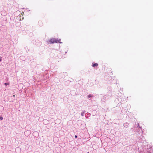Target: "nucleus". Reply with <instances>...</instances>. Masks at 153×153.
I'll list each match as a JSON object with an SVG mask.
<instances>
[{"label":"nucleus","mask_w":153,"mask_h":153,"mask_svg":"<svg viewBox=\"0 0 153 153\" xmlns=\"http://www.w3.org/2000/svg\"><path fill=\"white\" fill-rule=\"evenodd\" d=\"M13 97H14V96H15V95H13Z\"/></svg>","instance_id":"obj_8"},{"label":"nucleus","mask_w":153,"mask_h":153,"mask_svg":"<svg viewBox=\"0 0 153 153\" xmlns=\"http://www.w3.org/2000/svg\"><path fill=\"white\" fill-rule=\"evenodd\" d=\"M75 137L76 138H77V135H75Z\"/></svg>","instance_id":"obj_6"},{"label":"nucleus","mask_w":153,"mask_h":153,"mask_svg":"<svg viewBox=\"0 0 153 153\" xmlns=\"http://www.w3.org/2000/svg\"><path fill=\"white\" fill-rule=\"evenodd\" d=\"M1 57H0V62L1 61Z\"/></svg>","instance_id":"obj_7"},{"label":"nucleus","mask_w":153,"mask_h":153,"mask_svg":"<svg viewBox=\"0 0 153 153\" xmlns=\"http://www.w3.org/2000/svg\"><path fill=\"white\" fill-rule=\"evenodd\" d=\"M91 95H89L88 96V97H89V98H90V97H91Z\"/></svg>","instance_id":"obj_5"},{"label":"nucleus","mask_w":153,"mask_h":153,"mask_svg":"<svg viewBox=\"0 0 153 153\" xmlns=\"http://www.w3.org/2000/svg\"><path fill=\"white\" fill-rule=\"evenodd\" d=\"M3 119V118L2 117H0V120H2Z\"/></svg>","instance_id":"obj_4"},{"label":"nucleus","mask_w":153,"mask_h":153,"mask_svg":"<svg viewBox=\"0 0 153 153\" xmlns=\"http://www.w3.org/2000/svg\"><path fill=\"white\" fill-rule=\"evenodd\" d=\"M98 65V64L97 63H93L92 64V66L93 67L95 66H97Z\"/></svg>","instance_id":"obj_2"},{"label":"nucleus","mask_w":153,"mask_h":153,"mask_svg":"<svg viewBox=\"0 0 153 153\" xmlns=\"http://www.w3.org/2000/svg\"><path fill=\"white\" fill-rule=\"evenodd\" d=\"M49 42L52 43H58L59 41L56 40V39H54V38H53V39H50Z\"/></svg>","instance_id":"obj_1"},{"label":"nucleus","mask_w":153,"mask_h":153,"mask_svg":"<svg viewBox=\"0 0 153 153\" xmlns=\"http://www.w3.org/2000/svg\"><path fill=\"white\" fill-rule=\"evenodd\" d=\"M9 82L8 83H5V84H4V85H9Z\"/></svg>","instance_id":"obj_3"}]
</instances>
